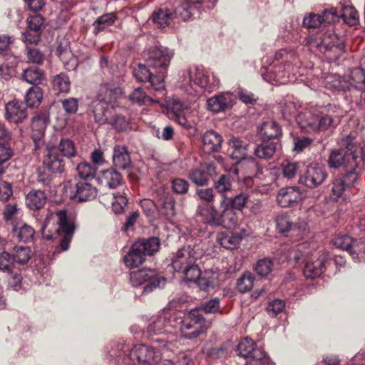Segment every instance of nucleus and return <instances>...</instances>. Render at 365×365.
<instances>
[{
    "label": "nucleus",
    "mask_w": 365,
    "mask_h": 365,
    "mask_svg": "<svg viewBox=\"0 0 365 365\" xmlns=\"http://www.w3.org/2000/svg\"><path fill=\"white\" fill-rule=\"evenodd\" d=\"M15 267L16 264L11 253L6 251L0 252V271L11 274Z\"/></svg>",
    "instance_id": "nucleus-53"
},
{
    "label": "nucleus",
    "mask_w": 365,
    "mask_h": 365,
    "mask_svg": "<svg viewBox=\"0 0 365 365\" xmlns=\"http://www.w3.org/2000/svg\"><path fill=\"white\" fill-rule=\"evenodd\" d=\"M205 319L200 309H192L183 319H180V331L182 338L195 340L206 332Z\"/></svg>",
    "instance_id": "nucleus-8"
},
{
    "label": "nucleus",
    "mask_w": 365,
    "mask_h": 365,
    "mask_svg": "<svg viewBox=\"0 0 365 365\" xmlns=\"http://www.w3.org/2000/svg\"><path fill=\"white\" fill-rule=\"evenodd\" d=\"M196 261L190 247L178 250L171 258V267L175 272H182L188 265Z\"/></svg>",
    "instance_id": "nucleus-20"
},
{
    "label": "nucleus",
    "mask_w": 365,
    "mask_h": 365,
    "mask_svg": "<svg viewBox=\"0 0 365 365\" xmlns=\"http://www.w3.org/2000/svg\"><path fill=\"white\" fill-rule=\"evenodd\" d=\"M136 250L139 249L146 257L155 255L160 248V240L158 237H152L148 239H142L135 242Z\"/></svg>",
    "instance_id": "nucleus-33"
},
{
    "label": "nucleus",
    "mask_w": 365,
    "mask_h": 365,
    "mask_svg": "<svg viewBox=\"0 0 365 365\" xmlns=\"http://www.w3.org/2000/svg\"><path fill=\"white\" fill-rule=\"evenodd\" d=\"M322 23L331 24L338 20L339 18V7H331L324 11L320 15Z\"/></svg>",
    "instance_id": "nucleus-59"
},
{
    "label": "nucleus",
    "mask_w": 365,
    "mask_h": 365,
    "mask_svg": "<svg viewBox=\"0 0 365 365\" xmlns=\"http://www.w3.org/2000/svg\"><path fill=\"white\" fill-rule=\"evenodd\" d=\"M254 359L250 362L252 365H274L270 358L262 351H257Z\"/></svg>",
    "instance_id": "nucleus-64"
},
{
    "label": "nucleus",
    "mask_w": 365,
    "mask_h": 365,
    "mask_svg": "<svg viewBox=\"0 0 365 365\" xmlns=\"http://www.w3.org/2000/svg\"><path fill=\"white\" fill-rule=\"evenodd\" d=\"M348 252L355 262H365V241L354 240Z\"/></svg>",
    "instance_id": "nucleus-43"
},
{
    "label": "nucleus",
    "mask_w": 365,
    "mask_h": 365,
    "mask_svg": "<svg viewBox=\"0 0 365 365\" xmlns=\"http://www.w3.org/2000/svg\"><path fill=\"white\" fill-rule=\"evenodd\" d=\"M133 76L140 82H149L150 86L155 91H160L165 88L164 78L162 74L156 72L153 68L146 65L138 63L133 68Z\"/></svg>",
    "instance_id": "nucleus-12"
},
{
    "label": "nucleus",
    "mask_w": 365,
    "mask_h": 365,
    "mask_svg": "<svg viewBox=\"0 0 365 365\" xmlns=\"http://www.w3.org/2000/svg\"><path fill=\"white\" fill-rule=\"evenodd\" d=\"M173 56V51L158 43L148 47L144 51L143 57L145 63L165 78L168 67Z\"/></svg>",
    "instance_id": "nucleus-7"
},
{
    "label": "nucleus",
    "mask_w": 365,
    "mask_h": 365,
    "mask_svg": "<svg viewBox=\"0 0 365 365\" xmlns=\"http://www.w3.org/2000/svg\"><path fill=\"white\" fill-rule=\"evenodd\" d=\"M214 188L217 192L223 195H226V192L230 191L232 187L231 177L229 175H222L215 181Z\"/></svg>",
    "instance_id": "nucleus-52"
},
{
    "label": "nucleus",
    "mask_w": 365,
    "mask_h": 365,
    "mask_svg": "<svg viewBox=\"0 0 365 365\" xmlns=\"http://www.w3.org/2000/svg\"><path fill=\"white\" fill-rule=\"evenodd\" d=\"M173 19L171 11L168 9H159L154 11L152 15V21L159 27H165L170 24V21Z\"/></svg>",
    "instance_id": "nucleus-47"
},
{
    "label": "nucleus",
    "mask_w": 365,
    "mask_h": 365,
    "mask_svg": "<svg viewBox=\"0 0 365 365\" xmlns=\"http://www.w3.org/2000/svg\"><path fill=\"white\" fill-rule=\"evenodd\" d=\"M338 7L339 17L342 18L348 24L354 25L356 24L358 20V14L352 5L340 3Z\"/></svg>",
    "instance_id": "nucleus-42"
},
{
    "label": "nucleus",
    "mask_w": 365,
    "mask_h": 365,
    "mask_svg": "<svg viewBox=\"0 0 365 365\" xmlns=\"http://www.w3.org/2000/svg\"><path fill=\"white\" fill-rule=\"evenodd\" d=\"M276 226L278 232L280 233L289 232L294 227L292 221L286 213L279 214L276 217Z\"/></svg>",
    "instance_id": "nucleus-54"
},
{
    "label": "nucleus",
    "mask_w": 365,
    "mask_h": 365,
    "mask_svg": "<svg viewBox=\"0 0 365 365\" xmlns=\"http://www.w3.org/2000/svg\"><path fill=\"white\" fill-rule=\"evenodd\" d=\"M56 227L53 232L48 230L49 221L48 218L43 222L41 227V234L47 240L56 241L58 244V249L60 252H65L68 250L69 245L73 238L76 228L74 220L67 215L65 210H61L56 212Z\"/></svg>",
    "instance_id": "nucleus-3"
},
{
    "label": "nucleus",
    "mask_w": 365,
    "mask_h": 365,
    "mask_svg": "<svg viewBox=\"0 0 365 365\" xmlns=\"http://www.w3.org/2000/svg\"><path fill=\"white\" fill-rule=\"evenodd\" d=\"M257 351L260 349H255V344L251 338L245 337L238 344L237 351L238 355L246 359L247 362H250L254 359V355Z\"/></svg>",
    "instance_id": "nucleus-35"
},
{
    "label": "nucleus",
    "mask_w": 365,
    "mask_h": 365,
    "mask_svg": "<svg viewBox=\"0 0 365 365\" xmlns=\"http://www.w3.org/2000/svg\"><path fill=\"white\" fill-rule=\"evenodd\" d=\"M136 247L134 243L123 257L124 263L128 268L137 267L145 261L146 256L139 249L136 250Z\"/></svg>",
    "instance_id": "nucleus-38"
},
{
    "label": "nucleus",
    "mask_w": 365,
    "mask_h": 365,
    "mask_svg": "<svg viewBox=\"0 0 365 365\" xmlns=\"http://www.w3.org/2000/svg\"><path fill=\"white\" fill-rule=\"evenodd\" d=\"M113 14H107L100 16L94 23L95 31H100L114 21Z\"/></svg>",
    "instance_id": "nucleus-61"
},
{
    "label": "nucleus",
    "mask_w": 365,
    "mask_h": 365,
    "mask_svg": "<svg viewBox=\"0 0 365 365\" xmlns=\"http://www.w3.org/2000/svg\"><path fill=\"white\" fill-rule=\"evenodd\" d=\"M214 170L215 167L211 164H202L199 168L191 170L188 178L195 185L203 187L208 184L210 173Z\"/></svg>",
    "instance_id": "nucleus-25"
},
{
    "label": "nucleus",
    "mask_w": 365,
    "mask_h": 365,
    "mask_svg": "<svg viewBox=\"0 0 365 365\" xmlns=\"http://www.w3.org/2000/svg\"><path fill=\"white\" fill-rule=\"evenodd\" d=\"M130 281L134 287L146 284L143 293H149L156 288L163 287L166 283V279L159 276L155 269L145 268L130 272Z\"/></svg>",
    "instance_id": "nucleus-10"
},
{
    "label": "nucleus",
    "mask_w": 365,
    "mask_h": 365,
    "mask_svg": "<svg viewBox=\"0 0 365 365\" xmlns=\"http://www.w3.org/2000/svg\"><path fill=\"white\" fill-rule=\"evenodd\" d=\"M228 152L232 160L240 162L248 156L250 143L245 138L231 137L227 141Z\"/></svg>",
    "instance_id": "nucleus-19"
},
{
    "label": "nucleus",
    "mask_w": 365,
    "mask_h": 365,
    "mask_svg": "<svg viewBox=\"0 0 365 365\" xmlns=\"http://www.w3.org/2000/svg\"><path fill=\"white\" fill-rule=\"evenodd\" d=\"M43 98L42 90L38 86H31L25 96L26 106L34 108L40 105Z\"/></svg>",
    "instance_id": "nucleus-44"
},
{
    "label": "nucleus",
    "mask_w": 365,
    "mask_h": 365,
    "mask_svg": "<svg viewBox=\"0 0 365 365\" xmlns=\"http://www.w3.org/2000/svg\"><path fill=\"white\" fill-rule=\"evenodd\" d=\"M259 134L262 141L279 139L282 135L280 125L274 120L264 121L259 127Z\"/></svg>",
    "instance_id": "nucleus-28"
},
{
    "label": "nucleus",
    "mask_w": 365,
    "mask_h": 365,
    "mask_svg": "<svg viewBox=\"0 0 365 365\" xmlns=\"http://www.w3.org/2000/svg\"><path fill=\"white\" fill-rule=\"evenodd\" d=\"M197 214L201 216L206 223L219 225L220 214L213 205L210 204L199 205Z\"/></svg>",
    "instance_id": "nucleus-32"
},
{
    "label": "nucleus",
    "mask_w": 365,
    "mask_h": 365,
    "mask_svg": "<svg viewBox=\"0 0 365 365\" xmlns=\"http://www.w3.org/2000/svg\"><path fill=\"white\" fill-rule=\"evenodd\" d=\"M11 229L12 237L21 242H31L35 235L34 229L21 220H13Z\"/></svg>",
    "instance_id": "nucleus-24"
},
{
    "label": "nucleus",
    "mask_w": 365,
    "mask_h": 365,
    "mask_svg": "<svg viewBox=\"0 0 365 365\" xmlns=\"http://www.w3.org/2000/svg\"><path fill=\"white\" fill-rule=\"evenodd\" d=\"M304 197V192L297 186L281 188L277 196L279 205L282 207H292L297 205Z\"/></svg>",
    "instance_id": "nucleus-18"
},
{
    "label": "nucleus",
    "mask_w": 365,
    "mask_h": 365,
    "mask_svg": "<svg viewBox=\"0 0 365 365\" xmlns=\"http://www.w3.org/2000/svg\"><path fill=\"white\" fill-rule=\"evenodd\" d=\"M329 253L323 251L305 262L303 273L307 279H315L320 277L326 269L329 259Z\"/></svg>",
    "instance_id": "nucleus-15"
},
{
    "label": "nucleus",
    "mask_w": 365,
    "mask_h": 365,
    "mask_svg": "<svg viewBox=\"0 0 365 365\" xmlns=\"http://www.w3.org/2000/svg\"><path fill=\"white\" fill-rule=\"evenodd\" d=\"M168 108L173 113V116L183 113L188 110V106L179 99H173L168 104Z\"/></svg>",
    "instance_id": "nucleus-63"
},
{
    "label": "nucleus",
    "mask_w": 365,
    "mask_h": 365,
    "mask_svg": "<svg viewBox=\"0 0 365 365\" xmlns=\"http://www.w3.org/2000/svg\"><path fill=\"white\" fill-rule=\"evenodd\" d=\"M66 195L76 202L93 200L96 196V189L85 181H71L65 186Z\"/></svg>",
    "instance_id": "nucleus-11"
},
{
    "label": "nucleus",
    "mask_w": 365,
    "mask_h": 365,
    "mask_svg": "<svg viewBox=\"0 0 365 365\" xmlns=\"http://www.w3.org/2000/svg\"><path fill=\"white\" fill-rule=\"evenodd\" d=\"M277 143L274 141H262L254 149L255 155L259 159L269 160L276 152Z\"/></svg>",
    "instance_id": "nucleus-39"
},
{
    "label": "nucleus",
    "mask_w": 365,
    "mask_h": 365,
    "mask_svg": "<svg viewBox=\"0 0 365 365\" xmlns=\"http://www.w3.org/2000/svg\"><path fill=\"white\" fill-rule=\"evenodd\" d=\"M273 267V261L269 257H264L257 261L255 270L259 276L266 277L271 273Z\"/></svg>",
    "instance_id": "nucleus-50"
},
{
    "label": "nucleus",
    "mask_w": 365,
    "mask_h": 365,
    "mask_svg": "<svg viewBox=\"0 0 365 365\" xmlns=\"http://www.w3.org/2000/svg\"><path fill=\"white\" fill-rule=\"evenodd\" d=\"M46 199L44 191L31 190L26 197V204L30 210H39L44 206Z\"/></svg>",
    "instance_id": "nucleus-37"
},
{
    "label": "nucleus",
    "mask_w": 365,
    "mask_h": 365,
    "mask_svg": "<svg viewBox=\"0 0 365 365\" xmlns=\"http://www.w3.org/2000/svg\"><path fill=\"white\" fill-rule=\"evenodd\" d=\"M129 99L140 106H148L158 102L157 100L148 96L141 88H135L133 93L129 95Z\"/></svg>",
    "instance_id": "nucleus-49"
},
{
    "label": "nucleus",
    "mask_w": 365,
    "mask_h": 365,
    "mask_svg": "<svg viewBox=\"0 0 365 365\" xmlns=\"http://www.w3.org/2000/svg\"><path fill=\"white\" fill-rule=\"evenodd\" d=\"M26 106L22 102L14 100L6 105V119L13 123H20L27 116Z\"/></svg>",
    "instance_id": "nucleus-23"
},
{
    "label": "nucleus",
    "mask_w": 365,
    "mask_h": 365,
    "mask_svg": "<svg viewBox=\"0 0 365 365\" xmlns=\"http://www.w3.org/2000/svg\"><path fill=\"white\" fill-rule=\"evenodd\" d=\"M49 117L46 113H41L32 118L31 138L35 145V149H39L44 143L43 138Z\"/></svg>",
    "instance_id": "nucleus-17"
},
{
    "label": "nucleus",
    "mask_w": 365,
    "mask_h": 365,
    "mask_svg": "<svg viewBox=\"0 0 365 365\" xmlns=\"http://www.w3.org/2000/svg\"><path fill=\"white\" fill-rule=\"evenodd\" d=\"M220 299L219 298H213L207 302H205L201 307H196L195 309H200L201 314L206 313H216L220 309Z\"/></svg>",
    "instance_id": "nucleus-60"
},
{
    "label": "nucleus",
    "mask_w": 365,
    "mask_h": 365,
    "mask_svg": "<svg viewBox=\"0 0 365 365\" xmlns=\"http://www.w3.org/2000/svg\"><path fill=\"white\" fill-rule=\"evenodd\" d=\"M175 316H171L169 313H163L159 315L152 323L147 327V332L149 336L162 334L168 332V328L174 327L173 322L176 321Z\"/></svg>",
    "instance_id": "nucleus-21"
},
{
    "label": "nucleus",
    "mask_w": 365,
    "mask_h": 365,
    "mask_svg": "<svg viewBox=\"0 0 365 365\" xmlns=\"http://www.w3.org/2000/svg\"><path fill=\"white\" fill-rule=\"evenodd\" d=\"M295 60L293 53L279 50L275 53L272 63L267 67H262L260 73L267 82L272 84H285L294 70L292 63Z\"/></svg>",
    "instance_id": "nucleus-4"
},
{
    "label": "nucleus",
    "mask_w": 365,
    "mask_h": 365,
    "mask_svg": "<svg viewBox=\"0 0 365 365\" xmlns=\"http://www.w3.org/2000/svg\"><path fill=\"white\" fill-rule=\"evenodd\" d=\"M211 77L212 79L202 67L191 66L182 72L179 86L191 96L199 95L202 89L210 92L220 85V80L214 73Z\"/></svg>",
    "instance_id": "nucleus-2"
},
{
    "label": "nucleus",
    "mask_w": 365,
    "mask_h": 365,
    "mask_svg": "<svg viewBox=\"0 0 365 365\" xmlns=\"http://www.w3.org/2000/svg\"><path fill=\"white\" fill-rule=\"evenodd\" d=\"M98 181L103 187L110 189L114 188V168L110 167L101 171V175L98 178Z\"/></svg>",
    "instance_id": "nucleus-56"
},
{
    "label": "nucleus",
    "mask_w": 365,
    "mask_h": 365,
    "mask_svg": "<svg viewBox=\"0 0 365 365\" xmlns=\"http://www.w3.org/2000/svg\"><path fill=\"white\" fill-rule=\"evenodd\" d=\"M46 150L47 153L38 171L37 181L44 187L51 188L55 177L65 172L66 162L56 149L46 146Z\"/></svg>",
    "instance_id": "nucleus-5"
},
{
    "label": "nucleus",
    "mask_w": 365,
    "mask_h": 365,
    "mask_svg": "<svg viewBox=\"0 0 365 365\" xmlns=\"http://www.w3.org/2000/svg\"><path fill=\"white\" fill-rule=\"evenodd\" d=\"M27 28L22 34L23 41L28 43H37L46 27V19L40 14L31 15L26 19Z\"/></svg>",
    "instance_id": "nucleus-13"
},
{
    "label": "nucleus",
    "mask_w": 365,
    "mask_h": 365,
    "mask_svg": "<svg viewBox=\"0 0 365 365\" xmlns=\"http://www.w3.org/2000/svg\"><path fill=\"white\" fill-rule=\"evenodd\" d=\"M182 273L184 274L185 279L189 282H195L201 276V270L196 264L195 261L183 269Z\"/></svg>",
    "instance_id": "nucleus-58"
},
{
    "label": "nucleus",
    "mask_w": 365,
    "mask_h": 365,
    "mask_svg": "<svg viewBox=\"0 0 365 365\" xmlns=\"http://www.w3.org/2000/svg\"><path fill=\"white\" fill-rule=\"evenodd\" d=\"M361 160L358 155L345 152L344 149H334L330 152L327 160L329 167L344 168V173L336 178L331 185V196L334 199L341 197L357 182L361 174L359 163Z\"/></svg>",
    "instance_id": "nucleus-1"
},
{
    "label": "nucleus",
    "mask_w": 365,
    "mask_h": 365,
    "mask_svg": "<svg viewBox=\"0 0 365 365\" xmlns=\"http://www.w3.org/2000/svg\"><path fill=\"white\" fill-rule=\"evenodd\" d=\"M114 88L111 83H102L98 89L96 98L101 103L107 105L108 107L114 108L113 103Z\"/></svg>",
    "instance_id": "nucleus-36"
},
{
    "label": "nucleus",
    "mask_w": 365,
    "mask_h": 365,
    "mask_svg": "<svg viewBox=\"0 0 365 365\" xmlns=\"http://www.w3.org/2000/svg\"><path fill=\"white\" fill-rule=\"evenodd\" d=\"M56 150L61 153V155H62L63 158L66 157L68 158H71L76 157L77 154L74 142L66 138L61 139Z\"/></svg>",
    "instance_id": "nucleus-48"
},
{
    "label": "nucleus",
    "mask_w": 365,
    "mask_h": 365,
    "mask_svg": "<svg viewBox=\"0 0 365 365\" xmlns=\"http://www.w3.org/2000/svg\"><path fill=\"white\" fill-rule=\"evenodd\" d=\"M129 352L123 359V363L128 364L130 362L135 364V361L140 365H158L162 359L161 353L156 347H150L144 344H137L130 350L129 347L124 353Z\"/></svg>",
    "instance_id": "nucleus-9"
},
{
    "label": "nucleus",
    "mask_w": 365,
    "mask_h": 365,
    "mask_svg": "<svg viewBox=\"0 0 365 365\" xmlns=\"http://www.w3.org/2000/svg\"><path fill=\"white\" fill-rule=\"evenodd\" d=\"M285 307V303L281 299H274L270 302L267 307V311L272 317H276L278 314L281 313Z\"/></svg>",
    "instance_id": "nucleus-62"
},
{
    "label": "nucleus",
    "mask_w": 365,
    "mask_h": 365,
    "mask_svg": "<svg viewBox=\"0 0 365 365\" xmlns=\"http://www.w3.org/2000/svg\"><path fill=\"white\" fill-rule=\"evenodd\" d=\"M44 78L43 71L36 66H29L22 73V79L33 86L41 84Z\"/></svg>",
    "instance_id": "nucleus-34"
},
{
    "label": "nucleus",
    "mask_w": 365,
    "mask_h": 365,
    "mask_svg": "<svg viewBox=\"0 0 365 365\" xmlns=\"http://www.w3.org/2000/svg\"><path fill=\"white\" fill-rule=\"evenodd\" d=\"M130 166L131 160L127 148L124 146H115V167L125 170Z\"/></svg>",
    "instance_id": "nucleus-45"
},
{
    "label": "nucleus",
    "mask_w": 365,
    "mask_h": 365,
    "mask_svg": "<svg viewBox=\"0 0 365 365\" xmlns=\"http://www.w3.org/2000/svg\"><path fill=\"white\" fill-rule=\"evenodd\" d=\"M242 240V237L237 234L230 232H220L217 234V241L226 249L235 248Z\"/></svg>",
    "instance_id": "nucleus-40"
},
{
    "label": "nucleus",
    "mask_w": 365,
    "mask_h": 365,
    "mask_svg": "<svg viewBox=\"0 0 365 365\" xmlns=\"http://www.w3.org/2000/svg\"><path fill=\"white\" fill-rule=\"evenodd\" d=\"M249 200V195L246 192H240L234 197H228L223 195L220 201V206H228L237 211H242Z\"/></svg>",
    "instance_id": "nucleus-30"
},
{
    "label": "nucleus",
    "mask_w": 365,
    "mask_h": 365,
    "mask_svg": "<svg viewBox=\"0 0 365 365\" xmlns=\"http://www.w3.org/2000/svg\"><path fill=\"white\" fill-rule=\"evenodd\" d=\"M79 177L84 180L93 179L96 177L97 168L87 162L79 163L76 167Z\"/></svg>",
    "instance_id": "nucleus-51"
},
{
    "label": "nucleus",
    "mask_w": 365,
    "mask_h": 365,
    "mask_svg": "<svg viewBox=\"0 0 365 365\" xmlns=\"http://www.w3.org/2000/svg\"><path fill=\"white\" fill-rule=\"evenodd\" d=\"M278 108L281 113L282 117L287 121H291L293 119L297 120L298 113L301 111V106L290 100L284 99L278 103Z\"/></svg>",
    "instance_id": "nucleus-29"
},
{
    "label": "nucleus",
    "mask_w": 365,
    "mask_h": 365,
    "mask_svg": "<svg viewBox=\"0 0 365 365\" xmlns=\"http://www.w3.org/2000/svg\"><path fill=\"white\" fill-rule=\"evenodd\" d=\"M354 240L348 235H339L333 240V245L337 248L349 252Z\"/></svg>",
    "instance_id": "nucleus-57"
},
{
    "label": "nucleus",
    "mask_w": 365,
    "mask_h": 365,
    "mask_svg": "<svg viewBox=\"0 0 365 365\" xmlns=\"http://www.w3.org/2000/svg\"><path fill=\"white\" fill-rule=\"evenodd\" d=\"M10 253L15 264L24 265L31 258V249L27 246H15Z\"/></svg>",
    "instance_id": "nucleus-41"
},
{
    "label": "nucleus",
    "mask_w": 365,
    "mask_h": 365,
    "mask_svg": "<svg viewBox=\"0 0 365 365\" xmlns=\"http://www.w3.org/2000/svg\"><path fill=\"white\" fill-rule=\"evenodd\" d=\"M220 207L222 211L221 214H220L219 225H222L228 229L237 227L239 222V216L236 210L228 206Z\"/></svg>",
    "instance_id": "nucleus-31"
},
{
    "label": "nucleus",
    "mask_w": 365,
    "mask_h": 365,
    "mask_svg": "<svg viewBox=\"0 0 365 365\" xmlns=\"http://www.w3.org/2000/svg\"><path fill=\"white\" fill-rule=\"evenodd\" d=\"M327 177L325 168L318 164H311L307 166L306 171L300 175L299 182L307 187L315 188L319 187Z\"/></svg>",
    "instance_id": "nucleus-14"
},
{
    "label": "nucleus",
    "mask_w": 365,
    "mask_h": 365,
    "mask_svg": "<svg viewBox=\"0 0 365 365\" xmlns=\"http://www.w3.org/2000/svg\"><path fill=\"white\" fill-rule=\"evenodd\" d=\"M197 8L191 2L186 0H179L176 2V5L173 4V11L171 14L173 19H176L178 21H187L195 14Z\"/></svg>",
    "instance_id": "nucleus-27"
},
{
    "label": "nucleus",
    "mask_w": 365,
    "mask_h": 365,
    "mask_svg": "<svg viewBox=\"0 0 365 365\" xmlns=\"http://www.w3.org/2000/svg\"><path fill=\"white\" fill-rule=\"evenodd\" d=\"M52 86L58 93H67L70 90L71 81L68 75L60 73L53 77Z\"/></svg>",
    "instance_id": "nucleus-46"
},
{
    "label": "nucleus",
    "mask_w": 365,
    "mask_h": 365,
    "mask_svg": "<svg viewBox=\"0 0 365 365\" xmlns=\"http://www.w3.org/2000/svg\"><path fill=\"white\" fill-rule=\"evenodd\" d=\"M255 278V276L252 273H245L237 280V287L238 291L242 293H245L250 291L254 285Z\"/></svg>",
    "instance_id": "nucleus-55"
},
{
    "label": "nucleus",
    "mask_w": 365,
    "mask_h": 365,
    "mask_svg": "<svg viewBox=\"0 0 365 365\" xmlns=\"http://www.w3.org/2000/svg\"><path fill=\"white\" fill-rule=\"evenodd\" d=\"M222 143V136L214 130H208L202 136V150L205 154L217 153Z\"/></svg>",
    "instance_id": "nucleus-26"
},
{
    "label": "nucleus",
    "mask_w": 365,
    "mask_h": 365,
    "mask_svg": "<svg viewBox=\"0 0 365 365\" xmlns=\"http://www.w3.org/2000/svg\"><path fill=\"white\" fill-rule=\"evenodd\" d=\"M297 122L302 131L314 133L329 129L334 123L328 114H314L307 109H302L297 117Z\"/></svg>",
    "instance_id": "nucleus-6"
},
{
    "label": "nucleus",
    "mask_w": 365,
    "mask_h": 365,
    "mask_svg": "<svg viewBox=\"0 0 365 365\" xmlns=\"http://www.w3.org/2000/svg\"><path fill=\"white\" fill-rule=\"evenodd\" d=\"M349 83L347 89L354 92L356 97L359 93L361 101L365 102V60L359 67L350 71Z\"/></svg>",
    "instance_id": "nucleus-16"
},
{
    "label": "nucleus",
    "mask_w": 365,
    "mask_h": 365,
    "mask_svg": "<svg viewBox=\"0 0 365 365\" xmlns=\"http://www.w3.org/2000/svg\"><path fill=\"white\" fill-rule=\"evenodd\" d=\"M234 98L230 92H223L207 100V109L213 113H220L233 106Z\"/></svg>",
    "instance_id": "nucleus-22"
}]
</instances>
